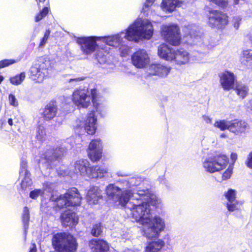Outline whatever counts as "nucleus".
<instances>
[{
    "label": "nucleus",
    "mask_w": 252,
    "mask_h": 252,
    "mask_svg": "<svg viewBox=\"0 0 252 252\" xmlns=\"http://www.w3.org/2000/svg\"><path fill=\"white\" fill-rule=\"evenodd\" d=\"M241 20V18L239 16H237L233 17L232 19V23L234 27L236 29H238L239 28Z\"/></svg>",
    "instance_id": "47"
},
{
    "label": "nucleus",
    "mask_w": 252,
    "mask_h": 252,
    "mask_svg": "<svg viewBox=\"0 0 252 252\" xmlns=\"http://www.w3.org/2000/svg\"><path fill=\"white\" fill-rule=\"evenodd\" d=\"M90 163L87 159H80L74 164V172L90 178H101L107 173V169L103 166L90 167Z\"/></svg>",
    "instance_id": "5"
},
{
    "label": "nucleus",
    "mask_w": 252,
    "mask_h": 252,
    "mask_svg": "<svg viewBox=\"0 0 252 252\" xmlns=\"http://www.w3.org/2000/svg\"><path fill=\"white\" fill-rule=\"evenodd\" d=\"M50 32L49 30L46 31L43 37L48 38Z\"/></svg>",
    "instance_id": "58"
},
{
    "label": "nucleus",
    "mask_w": 252,
    "mask_h": 252,
    "mask_svg": "<svg viewBox=\"0 0 252 252\" xmlns=\"http://www.w3.org/2000/svg\"><path fill=\"white\" fill-rule=\"evenodd\" d=\"M44 193V191L41 189H35L32 190L30 193V197L33 199H35L38 196L42 195Z\"/></svg>",
    "instance_id": "38"
},
{
    "label": "nucleus",
    "mask_w": 252,
    "mask_h": 252,
    "mask_svg": "<svg viewBox=\"0 0 252 252\" xmlns=\"http://www.w3.org/2000/svg\"><path fill=\"white\" fill-rule=\"evenodd\" d=\"M161 34L165 40L171 45L177 46L180 44L181 36L178 27L174 24L163 25Z\"/></svg>",
    "instance_id": "9"
},
{
    "label": "nucleus",
    "mask_w": 252,
    "mask_h": 252,
    "mask_svg": "<svg viewBox=\"0 0 252 252\" xmlns=\"http://www.w3.org/2000/svg\"><path fill=\"white\" fill-rule=\"evenodd\" d=\"M185 2L183 0H162L161 8L164 11L172 12L177 7L182 6Z\"/></svg>",
    "instance_id": "21"
},
{
    "label": "nucleus",
    "mask_w": 252,
    "mask_h": 252,
    "mask_svg": "<svg viewBox=\"0 0 252 252\" xmlns=\"http://www.w3.org/2000/svg\"><path fill=\"white\" fill-rule=\"evenodd\" d=\"M145 182H146V181H144L141 177H132V178H129L128 180V181H126V186L127 187H128L129 188H131L132 187H134V186H136L137 187L136 190V192L135 193L137 192V189L139 188H141V189H148L149 190H150L149 189V186H148V187H146L144 189H143L142 188L141 186H143L144 185H145L146 184L145 183ZM130 190L131 191L132 193H133L131 189H130Z\"/></svg>",
    "instance_id": "25"
},
{
    "label": "nucleus",
    "mask_w": 252,
    "mask_h": 252,
    "mask_svg": "<svg viewBox=\"0 0 252 252\" xmlns=\"http://www.w3.org/2000/svg\"><path fill=\"white\" fill-rule=\"evenodd\" d=\"M21 187L23 189H25L27 187L31 186L32 184V181L31 178V174L29 171H26L23 173L22 177Z\"/></svg>",
    "instance_id": "28"
},
{
    "label": "nucleus",
    "mask_w": 252,
    "mask_h": 252,
    "mask_svg": "<svg viewBox=\"0 0 252 252\" xmlns=\"http://www.w3.org/2000/svg\"><path fill=\"white\" fill-rule=\"evenodd\" d=\"M26 77L25 72H21L14 76L10 78V83L14 85H18L22 83Z\"/></svg>",
    "instance_id": "31"
},
{
    "label": "nucleus",
    "mask_w": 252,
    "mask_h": 252,
    "mask_svg": "<svg viewBox=\"0 0 252 252\" xmlns=\"http://www.w3.org/2000/svg\"><path fill=\"white\" fill-rule=\"evenodd\" d=\"M8 100L10 105L14 107H17L18 106V101L15 96L12 94H10L8 97Z\"/></svg>",
    "instance_id": "44"
},
{
    "label": "nucleus",
    "mask_w": 252,
    "mask_h": 252,
    "mask_svg": "<svg viewBox=\"0 0 252 252\" xmlns=\"http://www.w3.org/2000/svg\"><path fill=\"white\" fill-rule=\"evenodd\" d=\"M90 247L94 252H106L109 248L105 241L97 239H93L90 242Z\"/></svg>",
    "instance_id": "22"
},
{
    "label": "nucleus",
    "mask_w": 252,
    "mask_h": 252,
    "mask_svg": "<svg viewBox=\"0 0 252 252\" xmlns=\"http://www.w3.org/2000/svg\"><path fill=\"white\" fill-rule=\"evenodd\" d=\"M78 128L80 127L81 130L82 131H85L88 134L93 135L94 134L96 131V127H77Z\"/></svg>",
    "instance_id": "45"
},
{
    "label": "nucleus",
    "mask_w": 252,
    "mask_h": 252,
    "mask_svg": "<svg viewBox=\"0 0 252 252\" xmlns=\"http://www.w3.org/2000/svg\"><path fill=\"white\" fill-rule=\"evenodd\" d=\"M8 123L10 126H12L13 125V121L11 119H9L8 120Z\"/></svg>",
    "instance_id": "62"
},
{
    "label": "nucleus",
    "mask_w": 252,
    "mask_h": 252,
    "mask_svg": "<svg viewBox=\"0 0 252 252\" xmlns=\"http://www.w3.org/2000/svg\"><path fill=\"white\" fill-rule=\"evenodd\" d=\"M63 167H62V171H59V170H58V173L59 175H62V176H64L67 174V172L66 171H65L64 169H63Z\"/></svg>",
    "instance_id": "56"
},
{
    "label": "nucleus",
    "mask_w": 252,
    "mask_h": 252,
    "mask_svg": "<svg viewBox=\"0 0 252 252\" xmlns=\"http://www.w3.org/2000/svg\"><path fill=\"white\" fill-rule=\"evenodd\" d=\"M240 61L243 65L252 69V50H244L240 55Z\"/></svg>",
    "instance_id": "23"
},
{
    "label": "nucleus",
    "mask_w": 252,
    "mask_h": 252,
    "mask_svg": "<svg viewBox=\"0 0 252 252\" xmlns=\"http://www.w3.org/2000/svg\"><path fill=\"white\" fill-rule=\"evenodd\" d=\"M195 28L194 27H193L190 26L184 28L183 31L185 32L186 36L189 35L190 38H194V39L200 38L199 36L196 35V31Z\"/></svg>",
    "instance_id": "32"
},
{
    "label": "nucleus",
    "mask_w": 252,
    "mask_h": 252,
    "mask_svg": "<svg viewBox=\"0 0 252 252\" xmlns=\"http://www.w3.org/2000/svg\"><path fill=\"white\" fill-rule=\"evenodd\" d=\"M116 174L118 176H121V177H126V176H128V174L126 172L123 171H120L117 172Z\"/></svg>",
    "instance_id": "54"
},
{
    "label": "nucleus",
    "mask_w": 252,
    "mask_h": 252,
    "mask_svg": "<svg viewBox=\"0 0 252 252\" xmlns=\"http://www.w3.org/2000/svg\"><path fill=\"white\" fill-rule=\"evenodd\" d=\"M82 197L77 189L73 188L66 193L57 197L52 195L50 200L56 202V205L59 208H67L70 206H79L81 203Z\"/></svg>",
    "instance_id": "7"
},
{
    "label": "nucleus",
    "mask_w": 252,
    "mask_h": 252,
    "mask_svg": "<svg viewBox=\"0 0 252 252\" xmlns=\"http://www.w3.org/2000/svg\"><path fill=\"white\" fill-rule=\"evenodd\" d=\"M49 62L42 59L35 62L30 69V78L37 83L42 82L50 74Z\"/></svg>",
    "instance_id": "8"
},
{
    "label": "nucleus",
    "mask_w": 252,
    "mask_h": 252,
    "mask_svg": "<svg viewBox=\"0 0 252 252\" xmlns=\"http://www.w3.org/2000/svg\"><path fill=\"white\" fill-rule=\"evenodd\" d=\"M102 197L101 190L97 187H93L88 191L86 199L90 204H95Z\"/></svg>",
    "instance_id": "20"
},
{
    "label": "nucleus",
    "mask_w": 252,
    "mask_h": 252,
    "mask_svg": "<svg viewBox=\"0 0 252 252\" xmlns=\"http://www.w3.org/2000/svg\"><path fill=\"white\" fill-rule=\"evenodd\" d=\"M164 245L165 243L162 240L157 239L148 244L145 252H159Z\"/></svg>",
    "instance_id": "24"
},
{
    "label": "nucleus",
    "mask_w": 252,
    "mask_h": 252,
    "mask_svg": "<svg viewBox=\"0 0 252 252\" xmlns=\"http://www.w3.org/2000/svg\"><path fill=\"white\" fill-rule=\"evenodd\" d=\"M30 220V211L27 207H25L22 214V221L25 234L27 233Z\"/></svg>",
    "instance_id": "27"
},
{
    "label": "nucleus",
    "mask_w": 252,
    "mask_h": 252,
    "mask_svg": "<svg viewBox=\"0 0 252 252\" xmlns=\"http://www.w3.org/2000/svg\"><path fill=\"white\" fill-rule=\"evenodd\" d=\"M202 118H203V120L206 124H210L211 121V119L209 117H207L205 115V116H203L202 117Z\"/></svg>",
    "instance_id": "55"
},
{
    "label": "nucleus",
    "mask_w": 252,
    "mask_h": 252,
    "mask_svg": "<svg viewBox=\"0 0 252 252\" xmlns=\"http://www.w3.org/2000/svg\"><path fill=\"white\" fill-rule=\"evenodd\" d=\"M84 79L83 78H69L68 80V82L69 83H76L77 82H78L79 81H81Z\"/></svg>",
    "instance_id": "51"
},
{
    "label": "nucleus",
    "mask_w": 252,
    "mask_h": 252,
    "mask_svg": "<svg viewBox=\"0 0 252 252\" xmlns=\"http://www.w3.org/2000/svg\"><path fill=\"white\" fill-rule=\"evenodd\" d=\"M44 190L48 192L53 191L55 188V184L52 183L47 182L43 185Z\"/></svg>",
    "instance_id": "46"
},
{
    "label": "nucleus",
    "mask_w": 252,
    "mask_h": 252,
    "mask_svg": "<svg viewBox=\"0 0 252 252\" xmlns=\"http://www.w3.org/2000/svg\"><path fill=\"white\" fill-rule=\"evenodd\" d=\"M96 58L98 60V62L101 63V62H103V61H105V60H101L100 59V56L99 54H97L96 55ZM104 59H105V58H104Z\"/></svg>",
    "instance_id": "59"
},
{
    "label": "nucleus",
    "mask_w": 252,
    "mask_h": 252,
    "mask_svg": "<svg viewBox=\"0 0 252 252\" xmlns=\"http://www.w3.org/2000/svg\"><path fill=\"white\" fill-rule=\"evenodd\" d=\"M92 97V103L95 109L94 112L97 113L101 116L105 115L107 107L101 96L95 89H91V92Z\"/></svg>",
    "instance_id": "12"
},
{
    "label": "nucleus",
    "mask_w": 252,
    "mask_h": 252,
    "mask_svg": "<svg viewBox=\"0 0 252 252\" xmlns=\"http://www.w3.org/2000/svg\"><path fill=\"white\" fill-rule=\"evenodd\" d=\"M132 64L137 68L146 67L150 63V57L144 49H139L134 52L131 57Z\"/></svg>",
    "instance_id": "11"
},
{
    "label": "nucleus",
    "mask_w": 252,
    "mask_h": 252,
    "mask_svg": "<svg viewBox=\"0 0 252 252\" xmlns=\"http://www.w3.org/2000/svg\"><path fill=\"white\" fill-rule=\"evenodd\" d=\"M61 219L63 225L64 227L73 226L78 223V218L75 213L69 210L65 211L61 216Z\"/></svg>",
    "instance_id": "19"
},
{
    "label": "nucleus",
    "mask_w": 252,
    "mask_h": 252,
    "mask_svg": "<svg viewBox=\"0 0 252 252\" xmlns=\"http://www.w3.org/2000/svg\"><path fill=\"white\" fill-rule=\"evenodd\" d=\"M228 163V158L225 155L217 154L204 158L202 161V166L205 172L214 173L225 169Z\"/></svg>",
    "instance_id": "6"
},
{
    "label": "nucleus",
    "mask_w": 252,
    "mask_h": 252,
    "mask_svg": "<svg viewBox=\"0 0 252 252\" xmlns=\"http://www.w3.org/2000/svg\"><path fill=\"white\" fill-rule=\"evenodd\" d=\"M210 1L222 8H226L229 4L228 0H210Z\"/></svg>",
    "instance_id": "40"
},
{
    "label": "nucleus",
    "mask_w": 252,
    "mask_h": 252,
    "mask_svg": "<svg viewBox=\"0 0 252 252\" xmlns=\"http://www.w3.org/2000/svg\"><path fill=\"white\" fill-rule=\"evenodd\" d=\"M97 124V118L94 111H92L89 113L85 120V126H94Z\"/></svg>",
    "instance_id": "30"
},
{
    "label": "nucleus",
    "mask_w": 252,
    "mask_h": 252,
    "mask_svg": "<svg viewBox=\"0 0 252 252\" xmlns=\"http://www.w3.org/2000/svg\"><path fill=\"white\" fill-rule=\"evenodd\" d=\"M239 3V0H233V4L236 5Z\"/></svg>",
    "instance_id": "64"
},
{
    "label": "nucleus",
    "mask_w": 252,
    "mask_h": 252,
    "mask_svg": "<svg viewBox=\"0 0 252 252\" xmlns=\"http://www.w3.org/2000/svg\"><path fill=\"white\" fill-rule=\"evenodd\" d=\"M102 227L100 223H96L93 225L91 233L94 237L99 236L102 232Z\"/></svg>",
    "instance_id": "35"
},
{
    "label": "nucleus",
    "mask_w": 252,
    "mask_h": 252,
    "mask_svg": "<svg viewBox=\"0 0 252 252\" xmlns=\"http://www.w3.org/2000/svg\"><path fill=\"white\" fill-rule=\"evenodd\" d=\"M230 158L233 162V163H234L235 161L237 159V155L235 153H232L230 155Z\"/></svg>",
    "instance_id": "52"
},
{
    "label": "nucleus",
    "mask_w": 252,
    "mask_h": 252,
    "mask_svg": "<svg viewBox=\"0 0 252 252\" xmlns=\"http://www.w3.org/2000/svg\"><path fill=\"white\" fill-rule=\"evenodd\" d=\"M51 241L55 252H75L78 247L76 239L68 232L55 234Z\"/></svg>",
    "instance_id": "4"
},
{
    "label": "nucleus",
    "mask_w": 252,
    "mask_h": 252,
    "mask_svg": "<svg viewBox=\"0 0 252 252\" xmlns=\"http://www.w3.org/2000/svg\"><path fill=\"white\" fill-rule=\"evenodd\" d=\"M27 161L24 160V159H22L20 164V171L19 172L20 177H22L23 175V173L26 171H28L27 169Z\"/></svg>",
    "instance_id": "43"
},
{
    "label": "nucleus",
    "mask_w": 252,
    "mask_h": 252,
    "mask_svg": "<svg viewBox=\"0 0 252 252\" xmlns=\"http://www.w3.org/2000/svg\"><path fill=\"white\" fill-rule=\"evenodd\" d=\"M90 91L84 89L77 90L72 94V101L79 108H87L92 102V97Z\"/></svg>",
    "instance_id": "10"
},
{
    "label": "nucleus",
    "mask_w": 252,
    "mask_h": 252,
    "mask_svg": "<svg viewBox=\"0 0 252 252\" xmlns=\"http://www.w3.org/2000/svg\"><path fill=\"white\" fill-rule=\"evenodd\" d=\"M49 12V9L47 7H44L40 13L37 15L35 17V21L37 22L45 17Z\"/></svg>",
    "instance_id": "37"
},
{
    "label": "nucleus",
    "mask_w": 252,
    "mask_h": 252,
    "mask_svg": "<svg viewBox=\"0 0 252 252\" xmlns=\"http://www.w3.org/2000/svg\"><path fill=\"white\" fill-rule=\"evenodd\" d=\"M36 136L37 139L41 141H44L46 139L47 135L44 127H37Z\"/></svg>",
    "instance_id": "34"
},
{
    "label": "nucleus",
    "mask_w": 252,
    "mask_h": 252,
    "mask_svg": "<svg viewBox=\"0 0 252 252\" xmlns=\"http://www.w3.org/2000/svg\"><path fill=\"white\" fill-rule=\"evenodd\" d=\"M158 54L160 58L167 61L174 62L178 65H185L189 62L190 56L186 50L180 49L177 50L166 44H161L158 47Z\"/></svg>",
    "instance_id": "3"
},
{
    "label": "nucleus",
    "mask_w": 252,
    "mask_h": 252,
    "mask_svg": "<svg viewBox=\"0 0 252 252\" xmlns=\"http://www.w3.org/2000/svg\"><path fill=\"white\" fill-rule=\"evenodd\" d=\"M16 63V61L13 59H5L0 61V68L8 66Z\"/></svg>",
    "instance_id": "41"
},
{
    "label": "nucleus",
    "mask_w": 252,
    "mask_h": 252,
    "mask_svg": "<svg viewBox=\"0 0 252 252\" xmlns=\"http://www.w3.org/2000/svg\"><path fill=\"white\" fill-rule=\"evenodd\" d=\"M246 164L249 168L252 169V152L249 154Z\"/></svg>",
    "instance_id": "50"
},
{
    "label": "nucleus",
    "mask_w": 252,
    "mask_h": 252,
    "mask_svg": "<svg viewBox=\"0 0 252 252\" xmlns=\"http://www.w3.org/2000/svg\"><path fill=\"white\" fill-rule=\"evenodd\" d=\"M197 62L199 63H204L205 62L203 58H200V57H198V59H197Z\"/></svg>",
    "instance_id": "61"
},
{
    "label": "nucleus",
    "mask_w": 252,
    "mask_h": 252,
    "mask_svg": "<svg viewBox=\"0 0 252 252\" xmlns=\"http://www.w3.org/2000/svg\"><path fill=\"white\" fill-rule=\"evenodd\" d=\"M124 252H139L138 251H134L131 249H126Z\"/></svg>",
    "instance_id": "60"
},
{
    "label": "nucleus",
    "mask_w": 252,
    "mask_h": 252,
    "mask_svg": "<svg viewBox=\"0 0 252 252\" xmlns=\"http://www.w3.org/2000/svg\"><path fill=\"white\" fill-rule=\"evenodd\" d=\"M221 128H229V133L239 134L244 130L245 127H219Z\"/></svg>",
    "instance_id": "39"
},
{
    "label": "nucleus",
    "mask_w": 252,
    "mask_h": 252,
    "mask_svg": "<svg viewBox=\"0 0 252 252\" xmlns=\"http://www.w3.org/2000/svg\"><path fill=\"white\" fill-rule=\"evenodd\" d=\"M209 23L214 27L220 28L227 24V17L217 10H212L210 12Z\"/></svg>",
    "instance_id": "14"
},
{
    "label": "nucleus",
    "mask_w": 252,
    "mask_h": 252,
    "mask_svg": "<svg viewBox=\"0 0 252 252\" xmlns=\"http://www.w3.org/2000/svg\"><path fill=\"white\" fill-rule=\"evenodd\" d=\"M155 1V0H146V1L143 7V10L144 12L147 11L149 9V7L153 5Z\"/></svg>",
    "instance_id": "48"
},
{
    "label": "nucleus",
    "mask_w": 252,
    "mask_h": 252,
    "mask_svg": "<svg viewBox=\"0 0 252 252\" xmlns=\"http://www.w3.org/2000/svg\"><path fill=\"white\" fill-rule=\"evenodd\" d=\"M232 173V167L229 166L222 175V180H226L229 179L231 176Z\"/></svg>",
    "instance_id": "42"
},
{
    "label": "nucleus",
    "mask_w": 252,
    "mask_h": 252,
    "mask_svg": "<svg viewBox=\"0 0 252 252\" xmlns=\"http://www.w3.org/2000/svg\"><path fill=\"white\" fill-rule=\"evenodd\" d=\"M235 90L237 94L242 98H244L247 95L248 92V87L242 84H237Z\"/></svg>",
    "instance_id": "29"
},
{
    "label": "nucleus",
    "mask_w": 252,
    "mask_h": 252,
    "mask_svg": "<svg viewBox=\"0 0 252 252\" xmlns=\"http://www.w3.org/2000/svg\"><path fill=\"white\" fill-rule=\"evenodd\" d=\"M170 70V67L166 66L163 64L154 63L150 65L148 71L150 75L165 77L169 74Z\"/></svg>",
    "instance_id": "15"
},
{
    "label": "nucleus",
    "mask_w": 252,
    "mask_h": 252,
    "mask_svg": "<svg viewBox=\"0 0 252 252\" xmlns=\"http://www.w3.org/2000/svg\"><path fill=\"white\" fill-rule=\"evenodd\" d=\"M47 40H48V38L43 37L41 40V42L39 44V47H43L45 45V44H46Z\"/></svg>",
    "instance_id": "53"
},
{
    "label": "nucleus",
    "mask_w": 252,
    "mask_h": 252,
    "mask_svg": "<svg viewBox=\"0 0 252 252\" xmlns=\"http://www.w3.org/2000/svg\"><path fill=\"white\" fill-rule=\"evenodd\" d=\"M241 203L237 200L235 201H229L226 204V207L229 211L233 212L239 210Z\"/></svg>",
    "instance_id": "33"
},
{
    "label": "nucleus",
    "mask_w": 252,
    "mask_h": 252,
    "mask_svg": "<svg viewBox=\"0 0 252 252\" xmlns=\"http://www.w3.org/2000/svg\"><path fill=\"white\" fill-rule=\"evenodd\" d=\"M225 197L227 198L228 202L235 201L236 200V191L232 189H229L225 194Z\"/></svg>",
    "instance_id": "36"
},
{
    "label": "nucleus",
    "mask_w": 252,
    "mask_h": 252,
    "mask_svg": "<svg viewBox=\"0 0 252 252\" xmlns=\"http://www.w3.org/2000/svg\"><path fill=\"white\" fill-rule=\"evenodd\" d=\"M105 191L109 199L130 211L132 218L143 225L144 235L147 238L157 237L164 230V220L158 215L152 217L150 205L157 206L161 201L150 190L139 188L137 193H132L129 189L109 184Z\"/></svg>",
    "instance_id": "1"
},
{
    "label": "nucleus",
    "mask_w": 252,
    "mask_h": 252,
    "mask_svg": "<svg viewBox=\"0 0 252 252\" xmlns=\"http://www.w3.org/2000/svg\"><path fill=\"white\" fill-rule=\"evenodd\" d=\"M220 82L225 91H229L234 86L235 77L234 74L229 71H224L219 74Z\"/></svg>",
    "instance_id": "16"
},
{
    "label": "nucleus",
    "mask_w": 252,
    "mask_h": 252,
    "mask_svg": "<svg viewBox=\"0 0 252 252\" xmlns=\"http://www.w3.org/2000/svg\"><path fill=\"white\" fill-rule=\"evenodd\" d=\"M214 126H245V122L237 119L231 121L226 120H219L216 122Z\"/></svg>",
    "instance_id": "26"
},
{
    "label": "nucleus",
    "mask_w": 252,
    "mask_h": 252,
    "mask_svg": "<svg viewBox=\"0 0 252 252\" xmlns=\"http://www.w3.org/2000/svg\"><path fill=\"white\" fill-rule=\"evenodd\" d=\"M153 34V28L148 19H137L125 32L116 34L101 37L90 36L77 37V43L81 51L86 55L94 51L96 47V41L102 39L107 45L119 48L122 56L128 54L130 48L126 45L127 41L138 42L142 39H149Z\"/></svg>",
    "instance_id": "2"
},
{
    "label": "nucleus",
    "mask_w": 252,
    "mask_h": 252,
    "mask_svg": "<svg viewBox=\"0 0 252 252\" xmlns=\"http://www.w3.org/2000/svg\"><path fill=\"white\" fill-rule=\"evenodd\" d=\"M57 112L58 106L56 102L51 101L45 106L41 115L45 121H49L55 117Z\"/></svg>",
    "instance_id": "18"
},
{
    "label": "nucleus",
    "mask_w": 252,
    "mask_h": 252,
    "mask_svg": "<svg viewBox=\"0 0 252 252\" xmlns=\"http://www.w3.org/2000/svg\"><path fill=\"white\" fill-rule=\"evenodd\" d=\"M220 128L221 131H223V133H221L220 135L221 137H226L231 136V133H229V128Z\"/></svg>",
    "instance_id": "49"
},
{
    "label": "nucleus",
    "mask_w": 252,
    "mask_h": 252,
    "mask_svg": "<svg viewBox=\"0 0 252 252\" xmlns=\"http://www.w3.org/2000/svg\"><path fill=\"white\" fill-rule=\"evenodd\" d=\"M102 143L100 139L92 140L89 146L88 155L91 160L97 161L100 159L102 154Z\"/></svg>",
    "instance_id": "13"
},
{
    "label": "nucleus",
    "mask_w": 252,
    "mask_h": 252,
    "mask_svg": "<svg viewBox=\"0 0 252 252\" xmlns=\"http://www.w3.org/2000/svg\"><path fill=\"white\" fill-rule=\"evenodd\" d=\"M30 252H36V245L35 244H32V246L31 248Z\"/></svg>",
    "instance_id": "57"
},
{
    "label": "nucleus",
    "mask_w": 252,
    "mask_h": 252,
    "mask_svg": "<svg viewBox=\"0 0 252 252\" xmlns=\"http://www.w3.org/2000/svg\"><path fill=\"white\" fill-rule=\"evenodd\" d=\"M249 107H250L251 110H252V99L249 102Z\"/></svg>",
    "instance_id": "63"
},
{
    "label": "nucleus",
    "mask_w": 252,
    "mask_h": 252,
    "mask_svg": "<svg viewBox=\"0 0 252 252\" xmlns=\"http://www.w3.org/2000/svg\"><path fill=\"white\" fill-rule=\"evenodd\" d=\"M63 155L61 148L54 150H48L43 155L41 156L42 161L46 160L45 163L47 162L48 166L50 168H52L53 165L51 163L53 161L58 160Z\"/></svg>",
    "instance_id": "17"
}]
</instances>
